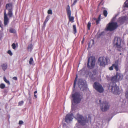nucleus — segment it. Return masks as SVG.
<instances>
[{
	"label": "nucleus",
	"mask_w": 128,
	"mask_h": 128,
	"mask_svg": "<svg viewBox=\"0 0 128 128\" xmlns=\"http://www.w3.org/2000/svg\"><path fill=\"white\" fill-rule=\"evenodd\" d=\"M76 119L78 120V122L82 126H84L86 124L89 122H91V117L90 115H88V120L86 117L84 118L83 116L78 114L76 116Z\"/></svg>",
	"instance_id": "nucleus-1"
},
{
	"label": "nucleus",
	"mask_w": 128,
	"mask_h": 128,
	"mask_svg": "<svg viewBox=\"0 0 128 128\" xmlns=\"http://www.w3.org/2000/svg\"><path fill=\"white\" fill-rule=\"evenodd\" d=\"M123 78V75L117 72L116 75L111 78L110 81L112 84H116V83L122 80Z\"/></svg>",
	"instance_id": "nucleus-2"
},
{
	"label": "nucleus",
	"mask_w": 128,
	"mask_h": 128,
	"mask_svg": "<svg viewBox=\"0 0 128 128\" xmlns=\"http://www.w3.org/2000/svg\"><path fill=\"white\" fill-rule=\"evenodd\" d=\"M98 62L100 66L105 67L110 62V60L107 57H100L98 59Z\"/></svg>",
	"instance_id": "nucleus-3"
},
{
	"label": "nucleus",
	"mask_w": 128,
	"mask_h": 128,
	"mask_svg": "<svg viewBox=\"0 0 128 128\" xmlns=\"http://www.w3.org/2000/svg\"><path fill=\"white\" fill-rule=\"evenodd\" d=\"M72 97L73 98L74 102L76 104L80 103L83 98L82 96L78 92H76L72 94Z\"/></svg>",
	"instance_id": "nucleus-4"
},
{
	"label": "nucleus",
	"mask_w": 128,
	"mask_h": 128,
	"mask_svg": "<svg viewBox=\"0 0 128 128\" xmlns=\"http://www.w3.org/2000/svg\"><path fill=\"white\" fill-rule=\"evenodd\" d=\"M96 62V58L95 57L92 56L90 57L88 59V67L90 69L94 68Z\"/></svg>",
	"instance_id": "nucleus-5"
},
{
	"label": "nucleus",
	"mask_w": 128,
	"mask_h": 128,
	"mask_svg": "<svg viewBox=\"0 0 128 128\" xmlns=\"http://www.w3.org/2000/svg\"><path fill=\"white\" fill-rule=\"evenodd\" d=\"M110 83L109 88H111L110 90L112 92L115 94H118L120 93V91L119 88L116 84H112Z\"/></svg>",
	"instance_id": "nucleus-6"
},
{
	"label": "nucleus",
	"mask_w": 128,
	"mask_h": 128,
	"mask_svg": "<svg viewBox=\"0 0 128 128\" xmlns=\"http://www.w3.org/2000/svg\"><path fill=\"white\" fill-rule=\"evenodd\" d=\"M99 102L100 104H101V108L102 112H106L109 109L110 105L108 102L106 101L101 104V100H99Z\"/></svg>",
	"instance_id": "nucleus-7"
},
{
	"label": "nucleus",
	"mask_w": 128,
	"mask_h": 128,
	"mask_svg": "<svg viewBox=\"0 0 128 128\" xmlns=\"http://www.w3.org/2000/svg\"><path fill=\"white\" fill-rule=\"evenodd\" d=\"M94 88L98 92L100 93L103 92L104 89L102 85L98 82H95L93 86Z\"/></svg>",
	"instance_id": "nucleus-8"
},
{
	"label": "nucleus",
	"mask_w": 128,
	"mask_h": 128,
	"mask_svg": "<svg viewBox=\"0 0 128 128\" xmlns=\"http://www.w3.org/2000/svg\"><path fill=\"white\" fill-rule=\"evenodd\" d=\"M122 40L120 38L116 37L114 39V47L118 48H121V44Z\"/></svg>",
	"instance_id": "nucleus-9"
},
{
	"label": "nucleus",
	"mask_w": 128,
	"mask_h": 128,
	"mask_svg": "<svg viewBox=\"0 0 128 128\" xmlns=\"http://www.w3.org/2000/svg\"><path fill=\"white\" fill-rule=\"evenodd\" d=\"M108 26L106 28V31L112 32L114 30L118 27V24H108Z\"/></svg>",
	"instance_id": "nucleus-10"
},
{
	"label": "nucleus",
	"mask_w": 128,
	"mask_h": 128,
	"mask_svg": "<svg viewBox=\"0 0 128 128\" xmlns=\"http://www.w3.org/2000/svg\"><path fill=\"white\" fill-rule=\"evenodd\" d=\"M128 20V18L126 16H122L119 18L117 20L118 23L123 24L124 22H127Z\"/></svg>",
	"instance_id": "nucleus-11"
},
{
	"label": "nucleus",
	"mask_w": 128,
	"mask_h": 128,
	"mask_svg": "<svg viewBox=\"0 0 128 128\" xmlns=\"http://www.w3.org/2000/svg\"><path fill=\"white\" fill-rule=\"evenodd\" d=\"M66 11L67 14L68 16L69 20L70 21L73 22L74 19V18L73 17H71V12L70 7L68 5L67 6Z\"/></svg>",
	"instance_id": "nucleus-12"
},
{
	"label": "nucleus",
	"mask_w": 128,
	"mask_h": 128,
	"mask_svg": "<svg viewBox=\"0 0 128 128\" xmlns=\"http://www.w3.org/2000/svg\"><path fill=\"white\" fill-rule=\"evenodd\" d=\"M78 86L80 89L82 90L83 91H84L85 89L86 86L85 82L81 80H79Z\"/></svg>",
	"instance_id": "nucleus-13"
},
{
	"label": "nucleus",
	"mask_w": 128,
	"mask_h": 128,
	"mask_svg": "<svg viewBox=\"0 0 128 128\" xmlns=\"http://www.w3.org/2000/svg\"><path fill=\"white\" fill-rule=\"evenodd\" d=\"M118 65V61H116L114 64H112L111 66L109 68V69L110 70H112L114 68L116 71H118L119 70Z\"/></svg>",
	"instance_id": "nucleus-14"
},
{
	"label": "nucleus",
	"mask_w": 128,
	"mask_h": 128,
	"mask_svg": "<svg viewBox=\"0 0 128 128\" xmlns=\"http://www.w3.org/2000/svg\"><path fill=\"white\" fill-rule=\"evenodd\" d=\"M73 118V114H68L66 115L65 117V121L67 123H69L72 120Z\"/></svg>",
	"instance_id": "nucleus-15"
},
{
	"label": "nucleus",
	"mask_w": 128,
	"mask_h": 128,
	"mask_svg": "<svg viewBox=\"0 0 128 128\" xmlns=\"http://www.w3.org/2000/svg\"><path fill=\"white\" fill-rule=\"evenodd\" d=\"M4 24H8L9 22V19L7 17V15L6 14V12L4 13Z\"/></svg>",
	"instance_id": "nucleus-16"
},
{
	"label": "nucleus",
	"mask_w": 128,
	"mask_h": 128,
	"mask_svg": "<svg viewBox=\"0 0 128 128\" xmlns=\"http://www.w3.org/2000/svg\"><path fill=\"white\" fill-rule=\"evenodd\" d=\"M3 70L5 71V70L7 69L8 68V65L6 63L2 64L1 65Z\"/></svg>",
	"instance_id": "nucleus-17"
},
{
	"label": "nucleus",
	"mask_w": 128,
	"mask_h": 128,
	"mask_svg": "<svg viewBox=\"0 0 128 128\" xmlns=\"http://www.w3.org/2000/svg\"><path fill=\"white\" fill-rule=\"evenodd\" d=\"M12 4L10 3L7 4L6 6V9L10 10V9H12Z\"/></svg>",
	"instance_id": "nucleus-18"
},
{
	"label": "nucleus",
	"mask_w": 128,
	"mask_h": 128,
	"mask_svg": "<svg viewBox=\"0 0 128 128\" xmlns=\"http://www.w3.org/2000/svg\"><path fill=\"white\" fill-rule=\"evenodd\" d=\"M116 19V17H114L112 20L111 22L109 23L108 24H118L117 22H115Z\"/></svg>",
	"instance_id": "nucleus-19"
},
{
	"label": "nucleus",
	"mask_w": 128,
	"mask_h": 128,
	"mask_svg": "<svg viewBox=\"0 0 128 128\" xmlns=\"http://www.w3.org/2000/svg\"><path fill=\"white\" fill-rule=\"evenodd\" d=\"M101 17V14L99 15L98 20L96 18H93V19L95 20L96 23V24H98L99 23L100 21V18Z\"/></svg>",
	"instance_id": "nucleus-20"
},
{
	"label": "nucleus",
	"mask_w": 128,
	"mask_h": 128,
	"mask_svg": "<svg viewBox=\"0 0 128 128\" xmlns=\"http://www.w3.org/2000/svg\"><path fill=\"white\" fill-rule=\"evenodd\" d=\"M94 43V40H91L89 43V46L88 48H90L93 45Z\"/></svg>",
	"instance_id": "nucleus-21"
},
{
	"label": "nucleus",
	"mask_w": 128,
	"mask_h": 128,
	"mask_svg": "<svg viewBox=\"0 0 128 128\" xmlns=\"http://www.w3.org/2000/svg\"><path fill=\"white\" fill-rule=\"evenodd\" d=\"M8 15L10 18H12V9L8 10Z\"/></svg>",
	"instance_id": "nucleus-22"
},
{
	"label": "nucleus",
	"mask_w": 128,
	"mask_h": 128,
	"mask_svg": "<svg viewBox=\"0 0 128 128\" xmlns=\"http://www.w3.org/2000/svg\"><path fill=\"white\" fill-rule=\"evenodd\" d=\"M74 33V34H76L77 32L76 28V26L75 25H74L73 26Z\"/></svg>",
	"instance_id": "nucleus-23"
},
{
	"label": "nucleus",
	"mask_w": 128,
	"mask_h": 128,
	"mask_svg": "<svg viewBox=\"0 0 128 128\" xmlns=\"http://www.w3.org/2000/svg\"><path fill=\"white\" fill-rule=\"evenodd\" d=\"M103 14L105 17H106L108 14V12L106 10H104L103 11Z\"/></svg>",
	"instance_id": "nucleus-24"
},
{
	"label": "nucleus",
	"mask_w": 128,
	"mask_h": 128,
	"mask_svg": "<svg viewBox=\"0 0 128 128\" xmlns=\"http://www.w3.org/2000/svg\"><path fill=\"white\" fill-rule=\"evenodd\" d=\"M105 34V33L104 32H102L100 34L98 35V38H100L103 36Z\"/></svg>",
	"instance_id": "nucleus-25"
},
{
	"label": "nucleus",
	"mask_w": 128,
	"mask_h": 128,
	"mask_svg": "<svg viewBox=\"0 0 128 128\" xmlns=\"http://www.w3.org/2000/svg\"><path fill=\"white\" fill-rule=\"evenodd\" d=\"M10 33L14 34H15L16 33V31L15 30L12 28H10Z\"/></svg>",
	"instance_id": "nucleus-26"
},
{
	"label": "nucleus",
	"mask_w": 128,
	"mask_h": 128,
	"mask_svg": "<svg viewBox=\"0 0 128 128\" xmlns=\"http://www.w3.org/2000/svg\"><path fill=\"white\" fill-rule=\"evenodd\" d=\"M4 82L8 84H10V82L8 80H7L6 78L5 77H4Z\"/></svg>",
	"instance_id": "nucleus-27"
},
{
	"label": "nucleus",
	"mask_w": 128,
	"mask_h": 128,
	"mask_svg": "<svg viewBox=\"0 0 128 128\" xmlns=\"http://www.w3.org/2000/svg\"><path fill=\"white\" fill-rule=\"evenodd\" d=\"M5 85L4 84H2L0 86V88L2 89H4L5 88Z\"/></svg>",
	"instance_id": "nucleus-28"
},
{
	"label": "nucleus",
	"mask_w": 128,
	"mask_h": 128,
	"mask_svg": "<svg viewBox=\"0 0 128 128\" xmlns=\"http://www.w3.org/2000/svg\"><path fill=\"white\" fill-rule=\"evenodd\" d=\"M29 62L30 65H32V63L33 62V60L32 58H30Z\"/></svg>",
	"instance_id": "nucleus-29"
},
{
	"label": "nucleus",
	"mask_w": 128,
	"mask_h": 128,
	"mask_svg": "<svg viewBox=\"0 0 128 128\" xmlns=\"http://www.w3.org/2000/svg\"><path fill=\"white\" fill-rule=\"evenodd\" d=\"M78 0H74V2L72 5V6H73L76 4Z\"/></svg>",
	"instance_id": "nucleus-30"
},
{
	"label": "nucleus",
	"mask_w": 128,
	"mask_h": 128,
	"mask_svg": "<svg viewBox=\"0 0 128 128\" xmlns=\"http://www.w3.org/2000/svg\"><path fill=\"white\" fill-rule=\"evenodd\" d=\"M77 77L76 76V78H75V79L74 81V88H75V86L76 84V82L77 81Z\"/></svg>",
	"instance_id": "nucleus-31"
},
{
	"label": "nucleus",
	"mask_w": 128,
	"mask_h": 128,
	"mask_svg": "<svg viewBox=\"0 0 128 128\" xmlns=\"http://www.w3.org/2000/svg\"><path fill=\"white\" fill-rule=\"evenodd\" d=\"M49 17L47 16L46 17V20L44 22V24H46L47 22L49 20Z\"/></svg>",
	"instance_id": "nucleus-32"
},
{
	"label": "nucleus",
	"mask_w": 128,
	"mask_h": 128,
	"mask_svg": "<svg viewBox=\"0 0 128 128\" xmlns=\"http://www.w3.org/2000/svg\"><path fill=\"white\" fill-rule=\"evenodd\" d=\"M12 47L13 49L15 50L16 48V46L14 43H13L12 45Z\"/></svg>",
	"instance_id": "nucleus-33"
},
{
	"label": "nucleus",
	"mask_w": 128,
	"mask_h": 128,
	"mask_svg": "<svg viewBox=\"0 0 128 128\" xmlns=\"http://www.w3.org/2000/svg\"><path fill=\"white\" fill-rule=\"evenodd\" d=\"M48 14H52V11L51 10H49L48 11Z\"/></svg>",
	"instance_id": "nucleus-34"
},
{
	"label": "nucleus",
	"mask_w": 128,
	"mask_h": 128,
	"mask_svg": "<svg viewBox=\"0 0 128 128\" xmlns=\"http://www.w3.org/2000/svg\"><path fill=\"white\" fill-rule=\"evenodd\" d=\"M24 103V102H23V101H21L20 102H19L18 103V105L19 106H21Z\"/></svg>",
	"instance_id": "nucleus-35"
},
{
	"label": "nucleus",
	"mask_w": 128,
	"mask_h": 128,
	"mask_svg": "<svg viewBox=\"0 0 128 128\" xmlns=\"http://www.w3.org/2000/svg\"><path fill=\"white\" fill-rule=\"evenodd\" d=\"M8 53L10 56H12L13 55L12 53L10 50H9L8 52Z\"/></svg>",
	"instance_id": "nucleus-36"
},
{
	"label": "nucleus",
	"mask_w": 128,
	"mask_h": 128,
	"mask_svg": "<svg viewBox=\"0 0 128 128\" xmlns=\"http://www.w3.org/2000/svg\"><path fill=\"white\" fill-rule=\"evenodd\" d=\"M32 47V45L31 44L28 46V49H31Z\"/></svg>",
	"instance_id": "nucleus-37"
},
{
	"label": "nucleus",
	"mask_w": 128,
	"mask_h": 128,
	"mask_svg": "<svg viewBox=\"0 0 128 128\" xmlns=\"http://www.w3.org/2000/svg\"><path fill=\"white\" fill-rule=\"evenodd\" d=\"M126 98L128 99V90L126 92Z\"/></svg>",
	"instance_id": "nucleus-38"
},
{
	"label": "nucleus",
	"mask_w": 128,
	"mask_h": 128,
	"mask_svg": "<svg viewBox=\"0 0 128 128\" xmlns=\"http://www.w3.org/2000/svg\"><path fill=\"white\" fill-rule=\"evenodd\" d=\"M24 124V122L22 120L20 121L19 122V124L20 125H21Z\"/></svg>",
	"instance_id": "nucleus-39"
},
{
	"label": "nucleus",
	"mask_w": 128,
	"mask_h": 128,
	"mask_svg": "<svg viewBox=\"0 0 128 128\" xmlns=\"http://www.w3.org/2000/svg\"><path fill=\"white\" fill-rule=\"evenodd\" d=\"M91 27V24H88L87 27L88 30H90Z\"/></svg>",
	"instance_id": "nucleus-40"
},
{
	"label": "nucleus",
	"mask_w": 128,
	"mask_h": 128,
	"mask_svg": "<svg viewBox=\"0 0 128 128\" xmlns=\"http://www.w3.org/2000/svg\"><path fill=\"white\" fill-rule=\"evenodd\" d=\"M13 79L14 80H17V78L16 77H14L13 78Z\"/></svg>",
	"instance_id": "nucleus-41"
},
{
	"label": "nucleus",
	"mask_w": 128,
	"mask_h": 128,
	"mask_svg": "<svg viewBox=\"0 0 128 128\" xmlns=\"http://www.w3.org/2000/svg\"><path fill=\"white\" fill-rule=\"evenodd\" d=\"M125 6L126 7H128V3L126 4Z\"/></svg>",
	"instance_id": "nucleus-42"
},
{
	"label": "nucleus",
	"mask_w": 128,
	"mask_h": 128,
	"mask_svg": "<svg viewBox=\"0 0 128 128\" xmlns=\"http://www.w3.org/2000/svg\"><path fill=\"white\" fill-rule=\"evenodd\" d=\"M126 79L128 80V74L126 77Z\"/></svg>",
	"instance_id": "nucleus-43"
},
{
	"label": "nucleus",
	"mask_w": 128,
	"mask_h": 128,
	"mask_svg": "<svg viewBox=\"0 0 128 128\" xmlns=\"http://www.w3.org/2000/svg\"><path fill=\"white\" fill-rule=\"evenodd\" d=\"M37 91H35L34 92V94H36L37 93Z\"/></svg>",
	"instance_id": "nucleus-44"
},
{
	"label": "nucleus",
	"mask_w": 128,
	"mask_h": 128,
	"mask_svg": "<svg viewBox=\"0 0 128 128\" xmlns=\"http://www.w3.org/2000/svg\"><path fill=\"white\" fill-rule=\"evenodd\" d=\"M34 97L36 98H37V96L35 94H34Z\"/></svg>",
	"instance_id": "nucleus-45"
},
{
	"label": "nucleus",
	"mask_w": 128,
	"mask_h": 128,
	"mask_svg": "<svg viewBox=\"0 0 128 128\" xmlns=\"http://www.w3.org/2000/svg\"><path fill=\"white\" fill-rule=\"evenodd\" d=\"M28 94L30 96V91H29V92L28 93Z\"/></svg>",
	"instance_id": "nucleus-46"
},
{
	"label": "nucleus",
	"mask_w": 128,
	"mask_h": 128,
	"mask_svg": "<svg viewBox=\"0 0 128 128\" xmlns=\"http://www.w3.org/2000/svg\"><path fill=\"white\" fill-rule=\"evenodd\" d=\"M88 24H91V23L90 22H89Z\"/></svg>",
	"instance_id": "nucleus-47"
},
{
	"label": "nucleus",
	"mask_w": 128,
	"mask_h": 128,
	"mask_svg": "<svg viewBox=\"0 0 128 128\" xmlns=\"http://www.w3.org/2000/svg\"><path fill=\"white\" fill-rule=\"evenodd\" d=\"M1 24H0V26H1Z\"/></svg>",
	"instance_id": "nucleus-48"
},
{
	"label": "nucleus",
	"mask_w": 128,
	"mask_h": 128,
	"mask_svg": "<svg viewBox=\"0 0 128 128\" xmlns=\"http://www.w3.org/2000/svg\"><path fill=\"white\" fill-rule=\"evenodd\" d=\"M45 25H46L45 24H44V26H45Z\"/></svg>",
	"instance_id": "nucleus-49"
},
{
	"label": "nucleus",
	"mask_w": 128,
	"mask_h": 128,
	"mask_svg": "<svg viewBox=\"0 0 128 128\" xmlns=\"http://www.w3.org/2000/svg\"><path fill=\"white\" fill-rule=\"evenodd\" d=\"M7 24H5V25H6Z\"/></svg>",
	"instance_id": "nucleus-50"
}]
</instances>
